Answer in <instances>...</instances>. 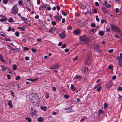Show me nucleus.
Segmentation results:
<instances>
[{"label": "nucleus", "instance_id": "nucleus-9", "mask_svg": "<svg viewBox=\"0 0 122 122\" xmlns=\"http://www.w3.org/2000/svg\"><path fill=\"white\" fill-rule=\"evenodd\" d=\"M88 70V68L86 67H83L82 69V71L84 73H85L87 72Z\"/></svg>", "mask_w": 122, "mask_h": 122}, {"label": "nucleus", "instance_id": "nucleus-52", "mask_svg": "<svg viewBox=\"0 0 122 122\" xmlns=\"http://www.w3.org/2000/svg\"><path fill=\"white\" fill-rule=\"evenodd\" d=\"M47 8V10H50L51 9V7L49 6V5H48V6L46 7Z\"/></svg>", "mask_w": 122, "mask_h": 122}, {"label": "nucleus", "instance_id": "nucleus-55", "mask_svg": "<svg viewBox=\"0 0 122 122\" xmlns=\"http://www.w3.org/2000/svg\"><path fill=\"white\" fill-rule=\"evenodd\" d=\"M106 7L107 8H109V7H111V5L110 4H107V5H106Z\"/></svg>", "mask_w": 122, "mask_h": 122}, {"label": "nucleus", "instance_id": "nucleus-43", "mask_svg": "<svg viewBox=\"0 0 122 122\" xmlns=\"http://www.w3.org/2000/svg\"><path fill=\"white\" fill-rule=\"evenodd\" d=\"M15 34L18 37L19 36V33L18 32H17L15 33Z\"/></svg>", "mask_w": 122, "mask_h": 122}, {"label": "nucleus", "instance_id": "nucleus-16", "mask_svg": "<svg viewBox=\"0 0 122 122\" xmlns=\"http://www.w3.org/2000/svg\"><path fill=\"white\" fill-rule=\"evenodd\" d=\"M80 32V30L79 29H77L74 31V33L75 35H78Z\"/></svg>", "mask_w": 122, "mask_h": 122}, {"label": "nucleus", "instance_id": "nucleus-6", "mask_svg": "<svg viewBox=\"0 0 122 122\" xmlns=\"http://www.w3.org/2000/svg\"><path fill=\"white\" fill-rule=\"evenodd\" d=\"M48 6V5H42L40 6L39 8V10H42L46 8Z\"/></svg>", "mask_w": 122, "mask_h": 122}, {"label": "nucleus", "instance_id": "nucleus-25", "mask_svg": "<svg viewBox=\"0 0 122 122\" xmlns=\"http://www.w3.org/2000/svg\"><path fill=\"white\" fill-rule=\"evenodd\" d=\"M41 109L44 111H46V106H41Z\"/></svg>", "mask_w": 122, "mask_h": 122}, {"label": "nucleus", "instance_id": "nucleus-12", "mask_svg": "<svg viewBox=\"0 0 122 122\" xmlns=\"http://www.w3.org/2000/svg\"><path fill=\"white\" fill-rule=\"evenodd\" d=\"M37 121L38 122H43L44 121V119L43 117H40L38 118Z\"/></svg>", "mask_w": 122, "mask_h": 122}, {"label": "nucleus", "instance_id": "nucleus-45", "mask_svg": "<svg viewBox=\"0 0 122 122\" xmlns=\"http://www.w3.org/2000/svg\"><path fill=\"white\" fill-rule=\"evenodd\" d=\"M20 78V77L19 76H17L15 78V79L16 80H19Z\"/></svg>", "mask_w": 122, "mask_h": 122}, {"label": "nucleus", "instance_id": "nucleus-33", "mask_svg": "<svg viewBox=\"0 0 122 122\" xmlns=\"http://www.w3.org/2000/svg\"><path fill=\"white\" fill-rule=\"evenodd\" d=\"M8 21L10 23L11 22H14V21L13 20V19L12 18H10L8 20Z\"/></svg>", "mask_w": 122, "mask_h": 122}, {"label": "nucleus", "instance_id": "nucleus-53", "mask_svg": "<svg viewBox=\"0 0 122 122\" xmlns=\"http://www.w3.org/2000/svg\"><path fill=\"white\" fill-rule=\"evenodd\" d=\"M113 51V49H110L108 50V51L110 53H112Z\"/></svg>", "mask_w": 122, "mask_h": 122}, {"label": "nucleus", "instance_id": "nucleus-56", "mask_svg": "<svg viewBox=\"0 0 122 122\" xmlns=\"http://www.w3.org/2000/svg\"><path fill=\"white\" fill-rule=\"evenodd\" d=\"M62 14L65 16H66L67 15V14L65 12H62Z\"/></svg>", "mask_w": 122, "mask_h": 122}, {"label": "nucleus", "instance_id": "nucleus-7", "mask_svg": "<svg viewBox=\"0 0 122 122\" xmlns=\"http://www.w3.org/2000/svg\"><path fill=\"white\" fill-rule=\"evenodd\" d=\"M112 85V83L110 82L106 84L105 86L107 89L109 90L111 87Z\"/></svg>", "mask_w": 122, "mask_h": 122}, {"label": "nucleus", "instance_id": "nucleus-40", "mask_svg": "<svg viewBox=\"0 0 122 122\" xmlns=\"http://www.w3.org/2000/svg\"><path fill=\"white\" fill-rule=\"evenodd\" d=\"M21 18L24 21H25L27 19L24 17H21Z\"/></svg>", "mask_w": 122, "mask_h": 122}, {"label": "nucleus", "instance_id": "nucleus-64", "mask_svg": "<svg viewBox=\"0 0 122 122\" xmlns=\"http://www.w3.org/2000/svg\"><path fill=\"white\" fill-rule=\"evenodd\" d=\"M116 76H114L112 77V79L113 80H114L116 79Z\"/></svg>", "mask_w": 122, "mask_h": 122}, {"label": "nucleus", "instance_id": "nucleus-61", "mask_svg": "<svg viewBox=\"0 0 122 122\" xmlns=\"http://www.w3.org/2000/svg\"><path fill=\"white\" fill-rule=\"evenodd\" d=\"M31 50L32 52H35L36 51V49L34 48L32 49H31Z\"/></svg>", "mask_w": 122, "mask_h": 122}, {"label": "nucleus", "instance_id": "nucleus-28", "mask_svg": "<svg viewBox=\"0 0 122 122\" xmlns=\"http://www.w3.org/2000/svg\"><path fill=\"white\" fill-rule=\"evenodd\" d=\"M104 112L103 110L101 109H100L98 111V114L100 115L101 114L103 113Z\"/></svg>", "mask_w": 122, "mask_h": 122}, {"label": "nucleus", "instance_id": "nucleus-37", "mask_svg": "<svg viewBox=\"0 0 122 122\" xmlns=\"http://www.w3.org/2000/svg\"><path fill=\"white\" fill-rule=\"evenodd\" d=\"M45 96L46 98H48L49 97V93L48 92L46 93L45 95Z\"/></svg>", "mask_w": 122, "mask_h": 122}, {"label": "nucleus", "instance_id": "nucleus-11", "mask_svg": "<svg viewBox=\"0 0 122 122\" xmlns=\"http://www.w3.org/2000/svg\"><path fill=\"white\" fill-rule=\"evenodd\" d=\"M72 108L71 107H69L68 108H67L65 109V110H68L67 111H66V112L67 113H70L72 111Z\"/></svg>", "mask_w": 122, "mask_h": 122}, {"label": "nucleus", "instance_id": "nucleus-59", "mask_svg": "<svg viewBox=\"0 0 122 122\" xmlns=\"http://www.w3.org/2000/svg\"><path fill=\"white\" fill-rule=\"evenodd\" d=\"M38 79V78H36L34 79H32V82L36 81Z\"/></svg>", "mask_w": 122, "mask_h": 122}, {"label": "nucleus", "instance_id": "nucleus-29", "mask_svg": "<svg viewBox=\"0 0 122 122\" xmlns=\"http://www.w3.org/2000/svg\"><path fill=\"white\" fill-rule=\"evenodd\" d=\"M0 61H1L4 63H5V61L3 59L2 56L1 55H0Z\"/></svg>", "mask_w": 122, "mask_h": 122}, {"label": "nucleus", "instance_id": "nucleus-49", "mask_svg": "<svg viewBox=\"0 0 122 122\" xmlns=\"http://www.w3.org/2000/svg\"><path fill=\"white\" fill-rule=\"evenodd\" d=\"M108 67V68L111 69H112L113 68V66L112 65L109 66Z\"/></svg>", "mask_w": 122, "mask_h": 122}, {"label": "nucleus", "instance_id": "nucleus-21", "mask_svg": "<svg viewBox=\"0 0 122 122\" xmlns=\"http://www.w3.org/2000/svg\"><path fill=\"white\" fill-rule=\"evenodd\" d=\"M26 3L28 6H30L31 4L30 3V0H25Z\"/></svg>", "mask_w": 122, "mask_h": 122}, {"label": "nucleus", "instance_id": "nucleus-35", "mask_svg": "<svg viewBox=\"0 0 122 122\" xmlns=\"http://www.w3.org/2000/svg\"><path fill=\"white\" fill-rule=\"evenodd\" d=\"M26 119L28 121V122H31V120L29 117H26Z\"/></svg>", "mask_w": 122, "mask_h": 122}, {"label": "nucleus", "instance_id": "nucleus-26", "mask_svg": "<svg viewBox=\"0 0 122 122\" xmlns=\"http://www.w3.org/2000/svg\"><path fill=\"white\" fill-rule=\"evenodd\" d=\"M116 59L118 61V62H121V61L122 60L121 58L119 56L117 57Z\"/></svg>", "mask_w": 122, "mask_h": 122}, {"label": "nucleus", "instance_id": "nucleus-13", "mask_svg": "<svg viewBox=\"0 0 122 122\" xmlns=\"http://www.w3.org/2000/svg\"><path fill=\"white\" fill-rule=\"evenodd\" d=\"M59 36L61 39H63L65 37V34L64 33H61L59 35Z\"/></svg>", "mask_w": 122, "mask_h": 122}, {"label": "nucleus", "instance_id": "nucleus-1", "mask_svg": "<svg viewBox=\"0 0 122 122\" xmlns=\"http://www.w3.org/2000/svg\"><path fill=\"white\" fill-rule=\"evenodd\" d=\"M31 96L32 97L31 101V102L40 101L38 95L37 94H32Z\"/></svg>", "mask_w": 122, "mask_h": 122}, {"label": "nucleus", "instance_id": "nucleus-3", "mask_svg": "<svg viewBox=\"0 0 122 122\" xmlns=\"http://www.w3.org/2000/svg\"><path fill=\"white\" fill-rule=\"evenodd\" d=\"M80 38L81 41H83L86 43L88 41V38L85 36H81Z\"/></svg>", "mask_w": 122, "mask_h": 122}, {"label": "nucleus", "instance_id": "nucleus-10", "mask_svg": "<svg viewBox=\"0 0 122 122\" xmlns=\"http://www.w3.org/2000/svg\"><path fill=\"white\" fill-rule=\"evenodd\" d=\"M33 105L35 106H38L40 103V101H34V102H31Z\"/></svg>", "mask_w": 122, "mask_h": 122}, {"label": "nucleus", "instance_id": "nucleus-62", "mask_svg": "<svg viewBox=\"0 0 122 122\" xmlns=\"http://www.w3.org/2000/svg\"><path fill=\"white\" fill-rule=\"evenodd\" d=\"M52 24L53 25H55L56 24V23L54 21H53L52 22Z\"/></svg>", "mask_w": 122, "mask_h": 122}, {"label": "nucleus", "instance_id": "nucleus-17", "mask_svg": "<svg viewBox=\"0 0 122 122\" xmlns=\"http://www.w3.org/2000/svg\"><path fill=\"white\" fill-rule=\"evenodd\" d=\"M56 29L55 28H51L49 30V32L50 33L53 34Z\"/></svg>", "mask_w": 122, "mask_h": 122}, {"label": "nucleus", "instance_id": "nucleus-51", "mask_svg": "<svg viewBox=\"0 0 122 122\" xmlns=\"http://www.w3.org/2000/svg\"><path fill=\"white\" fill-rule=\"evenodd\" d=\"M95 5L96 6H98L99 5V4L98 2H95Z\"/></svg>", "mask_w": 122, "mask_h": 122}, {"label": "nucleus", "instance_id": "nucleus-60", "mask_svg": "<svg viewBox=\"0 0 122 122\" xmlns=\"http://www.w3.org/2000/svg\"><path fill=\"white\" fill-rule=\"evenodd\" d=\"M64 97L65 98H67L69 97V96L67 95H65L64 96Z\"/></svg>", "mask_w": 122, "mask_h": 122}, {"label": "nucleus", "instance_id": "nucleus-18", "mask_svg": "<svg viewBox=\"0 0 122 122\" xmlns=\"http://www.w3.org/2000/svg\"><path fill=\"white\" fill-rule=\"evenodd\" d=\"M74 78L78 80H81L82 79V78L81 76L76 75L75 77Z\"/></svg>", "mask_w": 122, "mask_h": 122}, {"label": "nucleus", "instance_id": "nucleus-48", "mask_svg": "<svg viewBox=\"0 0 122 122\" xmlns=\"http://www.w3.org/2000/svg\"><path fill=\"white\" fill-rule=\"evenodd\" d=\"M96 20L98 22H99L100 21V20L98 18L97 16H96Z\"/></svg>", "mask_w": 122, "mask_h": 122}, {"label": "nucleus", "instance_id": "nucleus-20", "mask_svg": "<svg viewBox=\"0 0 122 122\" xmlns=\"http://www.w3.org/2000/svg\"><path fill=\"white\" fill-rule=\"evenodd\" d=\"M71 89L72 91H74L76 90L75 87L72 84H71Z\"/></svg>", "mask_w": 122, "mask_h": 122}, {"label": "nucleus", "instance_id": "nucleus-63", "mask_svg": "<svg viewBox=\"0 0 122 122\" xmlns=\"http://www.w3.org/2000/svg\"><path fill=\"white\" fill-rule=\"evenodd\" d=\"M67 29H68L70 30L72 29V27H71V26L70 25L67 27Z\"/></svg>", "mask_w": 122, "mask_h": 122}, {"label": "nucleus", "instance_id": "nucleus-2", "mask_svg": "<svg viewBox=\"0 0 122 122\" xmlns=\"http://www.w3.org/2000/svg\"><path fill=\"white\" fill-rule=\"evenodd\" d=\"M11 10H12V13L14 15L16 14L18 11L17 5H15Z\"/></svg>", "mask_w": 122, "mask_h": 122}, {"label": "nucleus", "instance_id": "nucleus-34", "mask_svg": "<svg viewBox=\"0 0 122 122\" xmlns=\"http://www.w3.org/2000/svg\"><path fill=\"white\" fill-rule=\"evenodd\" d=\"M101 22L102 24L104 23H107V21L103 19L101 20Z\"/></svg>", "mask_w": 122, "mask_h": 122}, {"label": "nucleus", "instance_id": "nucleus-23", "mask_svg": "<svg viewBox=\"0 0 122 122\" xmlns=\"http://www.w3.org/2000/svg\"><path fill=\"white\" fill-rule=\"evenodd\" d=\"M98 34L101 36H103L104 34V32L103 31L100 30L98 32Z\"/></svg>", "mask_w": 122, "mask_h": 122}, {"label": "nucleus", "instance_id": "nucleus-58", "mask_svg": "<svg viewBox=\"0 0 122 122\" xmlns=\"http://www.w3.org/2000/svg\"><path fill=\"white\" fill-rule=\"evenodd\" d=\"M78 58V56H76L75 57L73 58L72 59L74 61L76 60Z\"/></svg>", "mask_w": 122, "mask_h": 122}, {"label": "nucleus", "instance_id": "nucleus-41", "mask_svg": "<svg viewBox=\"0 0 122 122\" xmlns=\"http://www.w3.org/2000/svg\"><path fill=\"white\" fill-rule=\"evenodd\" d=\"M108 107V105H107L106 103H104V108L106 109V108Z\"/></svg>", "mask_w": 122, "mask_h": 122}, {"label": "nucleus", "instance_id": "nucleus-8", "mask_svg": "<svg viewBox=\"0 0 122 122\" xmlns=\"http://www.w3.org/2000/svg\"><path fill=\"white\" fill-rule=\"evenodd\" d=\"M6 18L5 16L0 15V22L6 21Z\"/></svg>", "mask_w": 122, "mask_h": 122}, {"label": "nucleus", "instance_id": "nucleus-47", "mask_svg": "<svg viewBox=\"0 0 122 122\" xmlns=\"http://www.w3.org/2000/svg\"><path fill=\"white\" fill-rule=\"evenodd\" d=\"M66 47V46L65 44H64L61 47V48H65Z\"/></svg>", "mask_w": 122, "mask_h": 122}, {"label": "nucleus", "instance_id": "nucleus-54", "mask_svg": "<svg viewBox=\"0 0 122 122\" xmlns=\"http://www.w3.org/2000/svg\"><path fill=\"white\" fill-rule=\"evenodd\" d=\"M10 92H11V94L12 95V96L13 97H15V95L14 94V93L12 91H10Z\"/></svg>", "mask_w": 122, "mask_h": 122}, {"label": "nucleus", "instance_id": "nucleus-15", "mask_svg": "<svg viewBox=\"0 0 122 122\" xmlns=\"http://www.w3.org/2000/svg\"><path fill=\"white\" fill-rule=\"evenodd\" d=\"M8 105L9 106V107L10 108H12L13 107V105L12 103V101L10 100H9L8 103Z\"/></svg>", "mask_w": 122, "mask_h": 122}, {"label": "nucleus", "instance_id": "nucleus-42", "mask_svg": "<svg viewBox=\"0 0 122 122\" xmlns=\"http://www.w3.org/2000/svg\"><path fill=\"white\" fill-rule=\"evenodd\" d=\"M91 26L92 27H95L96 26V25L94 23H92L91 24Z\"/></svg>", "mask_w": 122, "mask_h": 122}, {"label": "nucleus", "instance_id": "nucleus-24", "mask_svg": "<svg viewBox=\"0 0 122 122\" xmlns=\"http://www.w3.org/2000/svg\"><path fill=\"white\" fill-rule=\"evenodd\" d=\"M18 28L21 30L22 31H24L25 30V27L23 26L22 27H19Z\"/></svg>", "mask_w": 122, "mask_h": 122}, {"label": "nucleus", "instance_id": "nucleus-50", "mask_svg": "<svg viewBox=\"0 0 122 122\" xmlns=\"http://www.w3.org/2000/svg\"><path fill=\"white\" fill-rule=\"evenodd\" d=\"M5 39L6 41H11L10 39L9 38H7L5 37Z\"/></svg>", "mask_w": 122, "mask_h": 122}, {"label": "nucleus", "instance_id": "nucleus-30", "mask_svg": "<svg viewBox=\"0 0 122 122\" xmlns=\"http://www.w3.org/2000/svg\"><path fill=\"white\" fill-rule=\"evenodd\" d=\"M86 7V5H82L81 6V8L83 10L85 9Z\"/></svg>", "mask_w": 122, "mask_h": 122}, {"label": "nucleus", "instance_id": "nucleus-5", "mask_svg": "<svg viewBox=\"0 0 122 122\" xmlns=\"http://www.w3.org/2000/svg\"><path fill=\"white\" fill-rule=\"evenodd\" d=\"M59 67V66L57 64H56L50 67L49 68L51 69H58Z\"/></svg>", "mask_w": 122, "mask_h": 122}, {"label": "nucleus", "instance_id": "nucleus-44", "mask_svg": "<svg viewBox=\"0 0 122 122\" xmlns=\"http://www.w3.org/2000/svg\"><path fill=\"white\" fill-rule=\"evenodd\" d=\"M7 76L8 79H11L10 75V74L7 75Z\"/></svg>", "mask_w": 122, "mask_h": 122}, {"label": "nucleus", "instance_id": "nucleus-4", "mask_svg": "<svg viewBox=\"0 0 122 122\" xmlns=\"http://www.w3.org/2000/svg\"><path fill=\"white\" fill-rule=\"evenodd\" d=\"M54 18L56 19V21L57 22H59L61 20V19L62 18V17L61 15L60 16H59L58 14L57 15L55 16Z\"/></svg>", "mask_w": 122, "mask_h": 122}, {"label": "nucleus", "instance_id": "nucleus-38", "mask_svg": "<svg viewBox=\"0 0 122 122\" xmlns=\"http://www.w3.org/2000/svg\"><path fill=\"white\" fill-rule=\"evenodd\" d=\"M13 69L14 70H15L17 69V66L16 65H14L13 66Z\"/></svg>", "mask_w": 122, "mask_h": 122}, {"label": "nucleus", "instance_id": "nucleus-32", "mask_svg": "<svg viewBox=\"0 0 122 122\" xmlns=\"http://www.w3.org/2000/svg\"><path fill=\"white\" fill-rule=\"evenodd\" d=\"M101 86H100L97 88V91L98 92H99L101 90Z\"/></svg>", "mask_w": 122, "mask_h": 122}, {"label": "nucleus", "instance_id": "nucleus-22", "mask_svg": "<svg viewBox=\"0 0 122 122\" xmlns=\"http://www.w3.org/2000/svg\"><path fill=\"white\" fill-rule=\"evenodd\" d=\"M0 67L2 68L1 70L3 71V72L5 71L6 70V67H5L1 65H0Z\"/></svg>", "mask_w": 122, "mask_h": 122}, {"label": "nucleus", "instance_id": "nucleus-27", "mask_svg": "<svg viewBox=\"0 0 122 122\" xmlns=\"http://www.w3.org/2000/svg\"><path fill=\"white\" fill-rule=\"evenodd\" d=\"M115 30L118 32H120L121 31V30H120L119 28L117 26H116Z\"/></svg>", "mask_w": 122, "mask_h": 122}, {"label": "nucleus", "instance_id": "nucleus-57", "mask_svg": "<svg viewBox=\"0 0 122 122\" xmlns=\"http://www.w3.org/2000/svg\"><path fill=\"white\" fill-rule=\"evenodd\" d=\"M118 89L119 91H121L122 90V88L120 86L118 87Z\"/></svg>", "mask_w": 122, "mask_h": 122}, {"label": "nucleus", "instance_id": "nucleus-36", "mask_svg": "<svg viewBox=\"0 0 122 122\" xmlns=\"http://www.w3.org/2000/svg\"><path fill=\"white\" fill-rule=\"evenodd\" d=\"M3 2L5 4H7L8 2V0H3Z\"/></svg>", "mask_w": 122, "mask_h": 122}, {"label": "nucleus", "instance_id": "nucleus-14", "mask_svg": "<svg viewBox=\"0 0 122 122\" xmlns=\"http://www.w3.org/2000/svg\"><path fill=\"white\" fill-rule=\"evenodd\" d=\"M110 26L111 30L112 31L115 30L117 26L113 24L111 25Z\"/></svg>", "mask_w": 122, "mask_h": 122}, {"label": "nucleus", "instance_id": "nucleus-19", "mask_svg": "<svg viewBox=\"0 0 122 122\" xmlns=\"http://www.w3.org/2000/svg\"><path fill=\"white\" fill-rule=\"evenodd\" d=\"M90 57H88V58L86 59L85 63L86 64H89L90 63V60L89 59V58Z\"/></svg>", "mask_w": 122, "mask_h": 122}, {"label": "nucleus", "instance_id": "nucleus-46", "mask_svg": "<svg viewBox=\"0 0 122 122\" xmlns=\"http://www.w3.org/2000/svg\"><path fill=\"white\" fill-rule=\"evenodd\" d=\"M19 5H21L22 4L23 2L21 1L20 0L18 1V2Z\"/></svg>", "mask_w": 122, "mask_h": 122}, {"label": "nucleus", "instance_id": "nucleus-31", "mask_svg": "<svg viewBox=\"0 0 122 122\" xmlns=\"http://www.w3.org/2000/svg\"><path fill=\"white\" fill-rule=\"evenodd\" d=\"M36 110H34L33 111L31 114V115L33 116H34L36 115Z\"/></svg>", "mask_w": 122, "mask_h": 122}, {"label": "nucleus", "instance_id": "nucleus-39", "mask_svg": "<svg viewBox=\"0 0 122 122\" xmlns=\"http://www.w3.org/2000/svg\"><path fill=\"white\" fill-rule=\"evenodd\" d=\"M118 64L121 67H122V61L118 62Z\"/></svg>", "mask_w": 122, "mask_h": 122}]
</instances>
